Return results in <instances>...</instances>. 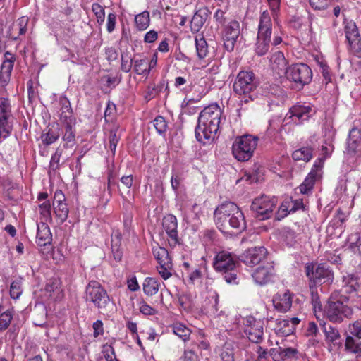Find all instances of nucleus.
I'll return each mask as SVG.
<instances>
[{
    "mask_svg": "<svg viewBox=\"0 0 361 361\" xmlns=\"http://www.w3.org/2000/svg\"><path fill=\"white\" fill-rule=\"evenodd\" d=\"M221 109L216 104L206 106L199 114L195 137L197 141L205 145L213 140L219 130Z\"/></svg>",
    "mask_w": 361,
    "mask_h": 361,
    "instance_id": "f257e3e1",
    "label": "nucleus"
},
{
    "mask_svg": "<svg viewBox=\"0 0 361 361\" xmlns=\"http://www.w3.org/2000/svg\"><path fill=\"white\" fill-rule=\"evenodd\" d=\"M216 225L221 231L228 226L242 231L246 228V222L243 212L233 202H225L219 205L214 212Z\"/></svg>",
    "mask_w": 361,
    "mask_h": 361,
    "instance_id": "f03ea898",
    "label": "nucleus"
},
{
    "mask_svg": "<svg viewBox=\"0 0 361 361\" xmlns=\"http://www.w3.org/2000/svg\"><path fill=\"white\" fill-rule=\"evenodd\" d=\"M259 80L252 71H240L233 82V90L241 102L248 103L255 97Z\"/></svg>",
    "mask_w": 361,
    "mask_h": 361,
    "instance_id": "7ed1b4c3",
    "label": "nucleus"
},
{
    "mask_svg": "<svg viewBox=\"0 0 361 361\" xmlns=\"http://www.w3.org/2000/svg\"><path fill=\"white\" fill-rule=\"evenodd\" d=\"M237 263L231 253L221 251L214 257L213 267L216 271L221 274L228 284L236 285L238 283Z\"/></svg>",
    "mask_w": 361,
    "mask_h": 361,
    "instance_id": "20e7f679",
    "label": "nucleus"
},
{
    "mask_svg": "<svg viewBox=\"0 0 361 361\" xmlns=\"http://www.w3.org/2000/svg\"><path fill=\"white\" fill-rule=\"evenodd\" d=\"M272 21L267 11L260 15L256 42L254 46L255 53L259 56H264L271 45Z\"/></svg>",
    "mask_w": 361,
    "mask_h": 361,
    "instance_id": "39448f33",
    "label": "nucleus"
},
{
    "mask_svg": "<svg viewBox=\"0 0 361 361\" xmlns=\"http://www.w3.org/2000/svg\"><path fill=\"white\" fill-rule=\"evenodd\" d=\"M306 276L310 279L311 293H317V287L324 283L330 284L334 281V272L326 262L319 263L316 267L312 263H307L305 267Z\"/></svg>",
    "mask_w": 361,
    "mask_h": 361,
    "instance_id": "423d86ee",
    "label": "nucleus"
},
{
    "mask_svg": "<svg viewBox=\"0 0 361 361\" xmlns=\"http://www.w3.org/2000/svg\"><path fill=\"white\" fill-rule=\"evenodd\" d=\"M258 137L251 135L237 137L232 145V154L239 161H247L253 156Z\"/></svg>",
    "mask_w": 361,
    "mask_h": 361,
    "instance_id": "0eeeda50",
    "label": "nucleus"
},
{
    "mask_svg": "<svg viewBox=\"0 0 361 361\" xmlns=\"http://www.w3.org/2000/svg\"><path fill=\"white\" fill-rule=\"evenodd\" d=\"M287 79L295 83L296 87L302 88L312 79L311 68L305 63H298L291 65L286 71Z\"/></svg>",
    "mask_w": 361,
    "mask_h": 361,
    "instance_id": "6e6552de",
    "label": "nucleus"
},
{
    "mask_svg": "<svg viewBox=\"0 0 361 361\" xmlns=\"http://www.w3.org/2000/svg\"><path fill=\"white\" fill-rule=\"evenodd\" d=\"M326 313L330 322L341 323L344 318L350 317L353 314L352 309L343 302L336 300L332 295L326 305Z\"/></svg>",
    "mask_w": 361,
    "mask_h": 361,
    "instance_id": "1a4fd4ad",
    "label": "nucleus"
},
{
    "mask_svg": "<svg viewBox=\"0 0 361 361\" xmlns=\"http://www.w3.org/2000/svg\"><path fill=\"white\" fill-rule=\"evenodd\" d=\"M276 204L277 200L275 197L262 195L252 201L251 209L255 213L257 218L265 220L271 216Z\"/></svg>",
    "mask_w": 361,
    "mask_h": 361,
    "instance_id": "9d476101",
    "label": "nucleus"
},
{
    "mask_svg": "<svg viewBox=\"0 0 361 361\" xmlns=\"http://www.w3.org/2000/svg\"><path fill=\"white\" fill-rule=\"evenodd\" d=\"M345 42L348 51L353 55L359 56L361 54V37L354 22H350L344 27Z\"/></svg>",
    "mask_w": 361,
    "mask_h": 361,
    "instance_id": "9b49d317",
    "label": "nucleus"
},
{
    "mask_svg": "<svg viewBox=\"0 0 361 361\" xmlns=\"http://www.w3.org/2000/svg\"><path fill=\"white\" fill-rule=\"evenodd\" d=\"M240 33V23L236 20H230L224 27L221 32V39L224 42V47L227 51L231 52L234 50Z\"/></svg>",
    "mask_w": 361,
    "mask_h": 361,
    "instance_id": "f8f14e48",
    "label": "nucleus"
},
{
    "mask_svg": "<svg viewBox=\"0 0 361 361\" xmlns=\"http://www.w3.org/2000/svg\"><path fill=\"white\" fill-rule=\"evenodd\" d=\"M52 207L56 223L63 224L68 219L69 209L66 196L61 190H56L54 192Z\"/></svg>",
    "mask_w": 361,
    "mask_h": 361,
    "instance_id": "ddd939ff",
    "label": "nucleus"
},
{
    "mask_svg": "<svg viewBox=\"0 0 361 361\" xmlns=\"http://www.w3.org/2000/svg\"><path fill=\"white\" fill-rule=\"evenodd\" d=\"M163 229L167 234L169 245L171 248L181 244V238L178 235V220L173 214L166 215L162 221Z\"/></svg>",
    "mask_w": 361,
    "mask_h": 361,
    "instance_id": "4468645a",
    "label": "nucleus"
},
{
    "mask_svg": "<svg viewBox=\"0 0 361 361\" xmlns=\"http://www.w3.org/2000/svg\"><path fill=\"white\" fill-rule=\"evenodd\" d=\"M267 254L263 246L250 247L240 255V260L247 266L254 267L265 259Z\"/></svg>",
    "mask_w": 361,
    "mask_h": 361,
    "instance_id": "2eb2a0df",
    "label": "nucleus"
},
{
    "mask_svg": "<svg viewBox=\"0 0 361 361\" xmlns=\"http://www.w3.org/2000/svg\"><path fill=\"white\" fill-rule=\"evenodd\" d=\"M4 60L1 65L0 68V84L6 86L10 81L11 73L16 61V56L10 51H6L4 54Z\"/></svg>",
    "mask_w": 361,
    "mask_h": 361,
    "instance_id": "dca6fc26",
    "label": "nucleus"
},
{
    "mask_svg": "<svg viewBox=\"0 0 361 361\" xmlns=\"http://www.w3.org/2000/svg\"><path fill=\"white\" fill-rule=\"evenodd\" d=\"M312 108L308 106L295 105L292 106L286 116V119H292L295 124H300L303 121L308 120Z\"/></svg>",
    "mask_w": 361,
    "mask_h": 361,
    "instance_id": "f3484780",
    "label": "nucleus"
},
{
    "mask_svg": "<svg viewBox=\"0 0 361 361\" xmlns=\"http://www.w3.org/2000/svg\"><path fill=\"white\" fill-rule=\"evenodd\" d=\"M52 242V233L47 221L37 224L36 243L39 246H45Z\"/></svg>",
    "mask_w": 361,
    "mask_h": 361,
    "instance_id": "a211bd4d",
    "label": "nucleus"
},
{
    "mask_svg": "<svg viewBox=\"0 0 361 361\" xmlns=\"http://www.w3.org/2000/svg\"><path fill=\"white\" fill-rule=\"evenodd\" d=\"M209 15V11L207 7L201 8L195 13L190 21V27L192 32H197L200 30Z\"/></svg>",
    "mask_w": 361,
    "mask_h": 361,
    "instance_id": "6ab92c4d",
    "label": "nucleus"
},
{
    "mask_svg": "<svg viewBox=\"0 0 361 361\" xmlns=\"http://www.w3.org/2000/svg\"><path fill=\"white\" fill-rule=\"evenodd\" d=\"M341 287L343 293H353L361 290V283L358 277L354 274H348L343 277Z\"/></svg>",
    "mask_w": 361,
    "mask_h": 361,
    "instance_id": "aec40b11",
    "label": "nucleus"
},
{
    "mask_svg": "<svg viewBox=\"0 0 361 361\" xmlns=\"http://www.w3.org/2000/svg\"><path fill=\"white\" fill-rule=\"evenodd\" d=\"M28 18L22 16L17 20L16 25H14L12 30L8 33V37L12 41H17L19 39L20 35H23L27 32V27L28 24Z\"/></svg>",
    "mask_w": 361,
    "mask_h": 361,
    "instance_id": "412c9836",
    "label": "nucleus"
},
{
    "mask_svg": "<svg viewBox=\"0 0 361 361\" xmlns=\"http://www.w3.org/2000/svg\"><path fill=\"white\" fill-rule=\"evenodd\" d=\"M61 134L63 148H72L75 145V126H63Z\"/></svg>",
    "mask_w": 361,
    "mask_h": 361,
    "instance_id": "4be33fe9",
    "label": "nucleus"
},
{
    "mask_svg": "<svg viewBox=\"0 0 361 361\" xmlns=\"http://www.w3.org/2000/svg\"><path fill=\"white\" fill-rule=\"evenodd\" d=\"M293 298L291 295H276L272 302L274 308L280 312H286L292 305Z\"/></svg>",
    "mask_w": 361,
    "mask_h": 361,
    "instance_id": "5701e85b",
    "label": "nucleus"
},
{
    "mask_svg": "<svg viewBox=\"0 0 361 361\" xmlns=\"http://www.w3.org/2000/svg\"><path fill=\"white\" fill-rule=\"evenodd\" d=\"M245 333L250 341L255 343H261L263 340V323L258 321L255 325L245 329Z\"/></svg>",
    "mask_w": 361,
    "mask_h": 361,
    "instance_id": "b1692460",
    "label": "nucleus"
},
{
    "mask_svg": "<svg viewBox=\"0 0 361 361\" xmlns=\"http://www.w3.org/2000/svg\"><path fill=\"white\" fill-rule=\"evenodd\" d=\"M60 135L61 128L57 124L56 126H52L51 128H48L47 130L42 134L41 140L44 145L49 146L56 142Z\"/></svg>",
    "mask_w": 361,
    "mask_h": 361,
    "instance_id": "393cba45",
    "label": "nucleus"
},
{
    "mask_svg": "<svg viewBox=\"0 0 361 361\" xmlns=\"http://www.w3.org/2000/svg\"><path fill=\"white\" fill-rule=\"evenodd\" d=\"M270 61L271 63L272 68L277 71L278 74L285 73L287 68V61L284 57V54L281 51H276L272 54Z\"/></svg>",
    "mask_w": 361,
    "mask_h": 361,
    "instance_id": "a878e982",
    "label": "nucleus"
},
{
    "mask_svg": "<svg viewBox=\"0 0 361 361\" xmlns=\"http://www.w3.org/2000/svg\"><path fill=\"white\" fill-rule=\"evenodd\" d=\"M320 326L328 343L335 344L336 341L341 338L339 331L336 327L325 322L320 323Z\"/></svg>",
    "mask_w": 361,
    "mask_h": 361,
    "instance_id": "bb28decb",
    "label": "nucleus"
},
{
    "mask_svg": "<svg viewBox=\"0 0 361 361\" xmlns=\"http://www.w3.org/2000/svg\"><path fill=\"white\" fill-rule=\"evenodd\" d=\"M252 276L257 284L263 286L270 281L271 274L267 268L260 267L255 270Z\"/></svg>",
    "mask_w": 361,
    "mask_h": 361,
    "instance_id": "cd10ccee",
    "label": "nucleus"
},
{
    "mask_svg": "<svg viewBox=\"0 0 361 361\" xmlns=\"http://www.w3.org/2000/svg\"><path fill=\"white\" fill-rule=\"evenodd\" d=\"M13 118L0 117V142L11 135L13 128Z\"/></svg>",
    "mask_w": 361,
    "mask_h": 361,
    "instance_id": "c85d7f7f",
    "label": "nucleus"
},
{
    "mask_svg": "<svg viewBox=\"0 0 361 361\" xmlns=\"http://www.w3.org/2000/svg\"><path fill=\"white\" fill-rule=\"evenodd\" d=\"M345 345L348 351L355 355L356 361H361V343L357 338L348 336Z\"/></svg>",
    "mask_w": 361,
    "mask_h": 361,
    "instance_id": "c756f323",
    "label": "nucleus"
},
{
    "mask_svg": "<svg viewBox=\"0 0 361 361\" xmlns=\"http://www.w3.org/2000/svg\"><path fill=\"white\" fill-rule=\"evenodd\" d=\"M196 52L200 59H205L209 54L208 44L202 35L195 37Z\"/></svg>",
    "mask_w": 361,
    "mask_h": 361,
    "instance_id": "7c9ffc66",
    "label": "nucleus"
},
{
    "mask_svg": "<svg viewBox=\"0 0 361 361\" xmlns=\"http://www.w3.org/2000/svg\"><path fill=\"white\" fill-rule=\"evenodd\" d=\"M313 149L310 147H302L295 150L292 154V157L295 161H304L308 162L312 158Z\"/></svg>",
    "mask_w": 361,
    "mask_h": 361,
    "instance_id": "2f4dec72",
    "label": "nucleus"
},
{
    "mask_svg": "<svg viewBox=\"0 0 361 361\" xmlns=\"http://www.w3.org/2000/svg\"><path fill=\"white\" fill-rule=\"evenodd\" d=\"M171 328L172 329L173 334L178 336L184 342L189 340L192 331L185 324L176 322L173 324Z\"/></svg>",
    "mask_w": 361,
    "mask_h": 361,
    "instance_id": "473e14b6",
    "label": "nucleus"
},
{
    "mask_svg": "<svg viewBox=\"0 0 361 361\" xmlns=\"http://www.w3.org/2000/svg\"><path fill=\"white\" fill-rule=\"evenodd\" d=\"M317 178H319V177L315 176L314 171H310L302 184H300L299 186L300 193L307 194L310 191H311L313 189Z\"/></svg>",
    "mask_w": 361,
    "mask_h": 361,
    "instance_id": "72a5a7b5",
    "label": "nucleus"
},
{
    "mask_svg": "<svg viewBox=\"0 0 361 361\" xmlns=\"http://www.w3.org/2000/svg\"><path fill=\"white\" fill-rule=\"evenodd\" d=\"M85 299L92 302L99 309L105 308L111 301L109 295H86Z\"/></svg>",
    "mask_w": 361,
    "mask_h": 361,
    "instance_id": "f704fd0d",
    "label": "nucleus"
},
{
    "mask_svg": "<svg viewBox=\"0 0 361 361\" xmlns=\"http://www.w3.org/2000/svg\"><path fill=\"white\" fill-rule=\"evenodd\" d=\"M135 23L136 28L139 31L145 30L150 24L149 13L147 11H145L136 15L135 17Z\"/></svg>",
    "mask_w": 361,
    "mask_h": 361,
    "instance_id": "c9c22d12",
    "label": "nucleus"
},
{
    "mask_svg": "<svg viewBox=\"0 0 361 361\" xmlns=\"http://www.w3.org/2000/svg\"><path fill=\"white\" fill-rule=\"evenodd\" d=\"M153 255L159 265L165 262H172L168 250L162 247H154L152 248Z\"/></svg>",
    "mask_w": 361,
    "mask_h": 361,
    "instance_id": "e433bc0d",
    "label": "nucleus"
},
{
    "mask_svg": "<svg viewBox=\"0 0 361 361\" xmlns=\"http://www.w3.org/2000/svg\"><path fill=\"white\" fill-rule=\"evenodd\" d=\"M134 71L137 75H147L150 72V68L148 67V60L146 58L141 59H136L134 61Z\"/></svg>",
    "mask_w": 361,
    "mask_h": 361,
    "instance_id": "4c0bfd02",
    "label": "nucleus"
},
{
    "mask_svg": "<svg viewBox=\"0 0 361 361\" xmlns=\"http://www.w3.org/2000/svg\"><path fill=\"white\" fill-rule=\"evenodd\" d=\"M40 219L44 221H51V204L50 201H44L39 204Z\"/></svg>",
    "mask_w": 361,
    "mask_h": 361,
    "instance_id": "58836bf2",
    "label": "nucleus"
},
{
    "mask_svg": "<svg viewBox=\"0 0 361 361\" xmlns=\"http://www.w3.org/2000/svg\"><path fill=\"white\" fill-rule=\"evenodd\" d=\"M159 283L157 279L147 277L143 283V290L145 293H157L159 290Z\"/></svg>",
    "mask_w": 361,
    "mask_h": 361,
    "instance_id": "ea45409f",
    "label": "nucleus"
},
{
    "mask_svg": "<svg viewBox=\"0 0 361 361\" xmlns=\"http://www.w3.org/2000/svg\"><path fill=\"white\" fill-rule=\"evenodd\" d=\"M214 19L217 25L225 26L226 23H228V8L226 7L223 8H217L214 13Z\"/></svg>",
    "mask_w": 361,
    "mask_h": 361,
    "instance_id": "a19ab883",
    "label": "nucleus"
},
{
    "mask_svg": "<svg viewBox=\"0 0 361 361\" xmlns=\"http://www.w3.org/2000/svg\"><path fill=\"white\" fill-rule=\"evenodd\" d=\"M92 11L94 14L97 23L99 25H102L105 20V9L103 6L97 2H94L92 4Z\"/></svg>",
    "mask_w": 361,
    "mask_h": 361,
    "instance_id": "79ce46f5",
    "label": "nucleus"
},
{
    "mask_svg": "<svg viewBox=\"0 0 361 361\" xmlns=\"http://www.w3.org/2000/svg\"><path fill=\"white\" fill-rule=\"evenodd\" d=\"M291 205L292 198L286 199L283 201L277 212L276 218L278 220H281L292 213L290 211Z\"/></svg>",
    "mask_w": 361,
    "mask_h": 361,
    "instance_id": "37998d69",
    "label": "nucleus"
},
{
    "mask_svg": "<svg viewBox=\"0 0 361 361\" xmlns=\"http://www.w3.org/2000/svg\"><path fill=\"white\" fill-rule=\"evenodd\" d=\"M0 117L13 118L10 100L8 98H0Z\"/></svg>",
    "mask_w": 361,
    "mask_h": 361,
    "instance_id": "c03bdc74",
    "label": "nucleus"
},
{
    "mask_svg": "<svg viewBox=\"0 0 361 361\" xmlns=\"http://www.w3.org/2000/svg\"><path fill=\"white\" fill-rule=\"evenodd\" d=\"M280 328L278 329V334L283 336H287L292 334L294 331V327L290 326V321L287 319H283L278 324Z\"/></svg>",
    "mask_w": 361,
    "mask_h": 361,
    "instance_id": "a18cd8bd",
    "label": "nucleus"
},
{
    "mask_svg": "<svg viewBox=\"0 0 361 361\" xmlns=\"http://www.w3.org/2000/svg\"><path fill=\"white\" fill-rule=\"evenodd\" d=\"M120 135L118 134V130L116 129L111 130L109 136V149L113 155L115 154L117 145L120 140Z\"/></svg>",
    "mask_w": 361,
    "mask_h": 361,
    "instance_id": "49530a36",
    "label": "nucleus"
},
{
    "mask_svg": "<svg viewBox=\"0 0 361 361\" xmlns=\"http://www.w3.org/2000/svg\"><path fill=\"white\" fill-rule=\"evenodd\" d=\"M60 121L63 124V126H75L76 125V119L73 116V111H63L60 114Z\"/></svg>",
    "mask_w": 361,
    "mask_h": 361,
    "instance_id": "de8ad7c7",
    "label": "nucleus"
},
{
    "mask_svg": "<svg viewBox=\"0 0 361 361\" xmlns=\"http://www.w3.org/2000/svg\"><path fill=\"white\" fill-rule=\"evenodd\" d=\"M13 319L12 312L6 310L0 314V331L6 329Z\"/></svg>",
    "mask_w": 361,
    "mask_h": 361,
    "instance_id": "09e8293b",
    "label": "nucleus"
},
{
    "mask_svg": "<svg viewBox=\"0 0 361 361\" xmlns=\"http://www.w3.org/2000/svg\"><path fill=\"white\" fill-rule=\"evenodd\" d=\"M154 126L157 132L160 134H164L167 129V123L165 118L161 116H157L153 121Z\"/></svg>",
    "mask_w": 361,
    "mask_h": 361,
    "instance_id": "8fccbe9b",
    "label": "nucleus"
},
{
    "mask_svg": "<svg viewBox=\"0 0 361 361\" xmlns=\"http://www.w3.org/2000/svg\"><path fill=\"white\" fill-rule=\"evenodd\" d=\"M62 155V150L58 147L54 154H52L50 162L49 167L53 171L58 170L60 168V159Z\"/></svg>",
    "mask_w": 361,
    "mask_h": 361,
    "instance_id": "3c124183",
    "label": "nucleus"
},
{
    "mask_svg": "<svg viewBox=\"0 0 361 361\" xmlns=\"http://www.w3.org/2000/svg\"><path fill=\"white\" fill-rule=\"evenodd\" d=\"M133 66V59L128 56V54H123L121 55V68L122 71L128 73L130 71Z\"/></svg>",
    "mask_w": 361,
    "mask_h": 361,
    "instance_id": "603ef678",
    "label": "nucleus"
},
{
    "mask_svg": "<svg viewBox=\"0 0 361 361\" xmlns=\"http://www.w3.org/2000/svg\"><path fill=\"white\" fill-rule=\"evenodd\" d=\"M172 269V262H165L159 267L157 269L164 279H167L171 276V270Z\"/></svg>",
    "mask_w": 361,
    "mask_h": 361,
    "instance_id": "864d4df0",
    "label": "nucleus"
},
{
    "mask_svg": "<svg viewBox=\"0 0 361 361\" xmlns=\"http://www.w3.org/2000/svg\"><path fill=\"white\" fill-rule=\"evenodd\" d=\"M298 350L293 348H283L281 347V355L283 358V361H287L288 360L292 359L296 356Z\"/></svg>",
    "mask_w": 361,
    "mask_h": 361,
    "instance_id": "5fc2aeb1",
    "label": "nucleus"
},
{
    "mask_svg": "<svg viewBox=\"0 0 361 361\" xmlns=\"http://www.w3.org/2000/svg\"><path fill=\"white\" fill-rule=\"evenodd\" d=\"M309 2L314 10H324L327 8L331 0H309Z\"/></svg>",
    "mask_w": 361,
    "mask_h": 361,
    "instance_id": "6e6d98bb",
    "label": "nucleus"
},
{
    "mask_svg": "<svg viewBox=\"0 0 361 361\" xmlns=\"http://www.w3.org/2000/svg\"><path fill=\"white\" fill-rule=\"evenodd\" d=\"M116 14L115 13H109L107 15V20L106 27L108 33H111L114 32L116 27Z\"/></svg>",
    "mask_w": 361,
    "mask_h": 361,
    "instance_id": "4d7b16f0",
    "label": "nucleus"
},
{
    "mask_svg": "<svg viewBox=\"0 0 361 361\" xmlns=\"http://www.w3.org/2000/svg\"><path fill=\"white\" fill-rule=\"evenodd\" d=\"M103 289L97 281H91L86 288V293H102Z\"/></svg>",
    "mask_w": 361,
    "mask_h": 361,
    "instance_id": "13d9d810",
    "label": "nucleus"
},
{
    "mask_svg": "<svg viewBox=\"0 0 361 361\" xmlns=\"http://www.w3.org/2000/svg\"><path fill=\"white\" fill-rule=\"evenodd\" d=\"M23 278L18 277L13 280L10 286L9 293H22Z\"/></svg>",
    "mask_w": 361,
    "mask_h": 361,
    "instance_id": "bf43d9fd",
    "label": "nucleus"
},
{
    "mask_svg": "<svg viewBox=\"0 0 361 361\" xmlns=\"http://www.w3.org/2000/svg\"><path fill=\"white\" fill-rule=\"evenodd\" d=\"M159 93L157 88L154 84L149 85L147 86L145 93V99L147 101H149L154 98Z\"/></svg>",
    "mask_w": 361,
    "mask_h": 361,
    "instance_id": "052dcab7",
    "label": "nucleus"
},
{
    "mask_svg": "<svg viewBox=\"0 0 361 361\" xmlns=\"http://www.w3.org/2000/svg\"><path fill=\"white\" fill-rule=\"evenodd\" d=\"M299 210H306L305 205L304 204L302 199L293 200L292 198V205L290 207V211L292 213H295Z\"/></svg>",
    "mask_w": 361,
    "mask_h": 361,
    "instance_id": "680f3d73",
    "label": "nucleus"
},
{
    "mask_svg": "<svg viewBox=\"0 0 361 361\" xmlns=\"http://www.w3.org/2000/svg\"><path fill=\"white\" fill-rule=\"evenodd\" d=\"M350 333L357 338H361V320H357L353 324Z\"/></svg>",
    "mask_w": 361,
    "mask_h": 361,
    "instance_id": "e2e57ef3",
    "label": "nucleus"
},
{
    "mask_svg": "<svg viewBox=\"0 0 361 361\" xmlns=\"http://www.w3.org/2000/svg\"><path fill=\"white\" fill-rule=\"evenodd\" d=\"M181 358L183 361H199L198 355L192 350H185Z\"/></svg>",
    "mask_w": 361,
    "mask_h": 361,
    "instance_id": "0e129e2a",
    "label": "nucleus"
},
{
    "mask_svg": "<svg viewBox=\"0 0 361 361\" xmlns=\"http://www.w3.org/2000/svg\"><path fill=\"white\" fill-rule=\"evenodd\" d=\"M221 357L222 361H235L234 353L232 349L226 348L223 350Z\"/></svg>",
    "mask_w": 361,
    "mask_h": 361,
    "instance_id": "69168bd1",
    "label": "nucleus"
},
{
    "mask_svg": "<svg viewBox=\"0 0 361 361\" xmlns=\"http://www.w3.org/2000/svg\"><path fill=\"white\" fill-rule=\"evenodd\" d=\"M94 336L97 337L104 334L103 322L101 320H97L93 323Z\"/></svg>",
    "mask_w": 361,
    "mask_h": 361,
    "instance_id": "338daca9",
    "label": "nucleus"
},
{
    "mask_svg": "<svg viewBox=\"0 0 361 361\" xmlns=\"http://www.w3.org/2000/svg\"><path fill=\"white\" fill-rule=\"evenodd\" d=\"M158 38V33L154 30L147 32L144 37V42L145 43H152Z\"/></svg>",
    "mask_w": 361,
    "mask_h": 361,
    "instance_id": "774afa93",
    "label": "nucleus"
}]
</instances>
